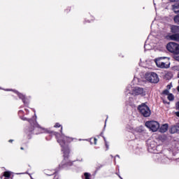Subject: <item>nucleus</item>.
Instances as JSON below:
<instances>
[{
	"mask_svg": "<svg viewBox=\"0 0 179 179\" xmlns=\"http://www.w3.org/2000/svg\"><path fill=\"white\" fill-rule=\"evenodd\" d=\"M174 59H176V61H178L179 62V52L178 54H175L173 56Z\"/></svg>",
	"mask_w": 179,
	"mask_h": 179,
	"instance_id": "18",
	"label": "nucleus"
},
{
	"mask_svg": "<svg viewBox=\"0 0 179 179\" xmlns=\"http://www.w3.org/2000/svg\"><path fill=\"white\" fill-rule=\"evenodd\" d=\"M57 142L62 148V150L64 152V157H68V156H69V148L68 146L64 147V145L66 142H72V139L62 134V136L57 138Z\"/></svg>",
	"mask_w": 179,
	"mask_h": 179,
	"instance_id": "1",
	"label": "nucleus"
},
{
	"mask_svg": "<svg viewBox=\"0 0 179 179\" xmlns=\"http://www.w3.org/2000/svg\"><path fill=\"white\" fill-rule=\"evenodd\" d=\"M171 134H179V123H177L170 128Z\"/></svg>",
	"mask_w": 179,
	"mask_h": 179,
	"instance_id": "9",
	"label": "nucleus"
},
{
	"mask_svg": "<svg viewBox=\"0 0 179 179\" xmlns=\"http://www.w3.org/2000/svg\"><path fill=\"white\" fill-rule=\"evenodd\" d=\"M145 127L152 132H157V130L160 128V124L157 121H148L145 122Z\"/></svg>",
	"mask_w": 179,
	"mask_h": 179,
	"instance_id": "4",
	"label": "nucleus"
},
{
	"mask_svg": "<svg viewBox=\"0 0 179 179\" xmlns=\"http://www.w3.org/2000/svg\"><path fill=\"white\" fill-rule=\"evenodd\" d=\"M21 150H23V148H21Z\"/></svg>",
	"mask_w": 179,
	"mask_h": 179,
	"instance_id": "32",
	"label": "nucleus"
},
{
	"mask_svg": "<svg viewBox=\"0 0 179 179\" xmlns=\"http://www.w3.org/2000/svg\"><path fill=\"white\" fill-rule=\"evenodd\" d=\"M169 90H165L164 92H163V94H168L169 96Z\"/></svg>",
	"mask_w": 179,
	"mask_h": 179,
	"instance_id": "20",
	"label": "nucleus"
},
{
	"mask_svg": "<svg viewBox=\"0 0 179 179\" xmlns=\"http://www.w3.org/2000/svg\"><path fill=\"white\" fill-rule=\"evenodd\" d=\"M178 78H179V74L178 75Z\"/></svg>",
	"mask_w": 179,
	"mask_h": 179,
	"instance_id": "35",
	"label": "nucleus"
},
{
	"mask_svg": "<svg viewBox=\"0 0 179 179\" xmlns=\"http://www.w3.org/2000/svg\"><path fill=\"white\" fill-rule=\"evenodd\" d=\"M148 148L150 153H156L157 144L154 141H148Z\"/></svg>",
	"mask_w": 179,
	"mask_h": 179,
	"instance_id": "8",
	"label": "nucleus"
},
{
	"mask_svg": "<svg viewBox=\"0 0 179 179\" xmlns=\"http://www.w3.org/2000/svg\"><path fill=\"white\" fill-rule=\"evenodd\" d=\"M166 48L169 52H172L173 54L179 53V45L174 42L169 43L166 45Z\"/></svg>",
	"mask_w": 179,
	"mask_h": 179,
	"instance_id": "6",
	"label": "nucleus"
},
{
	"mask_svg": "<svg viewBox=\"0 0 179 179\" xmlns=\"http://www.w3.org/2000/svg\"><path fill=\"white\" fill-rule=\"evenodd\" d=\"M107 124V120H105V125Z\"/></svg>",
	"mask_w": 179,
	"mask_h": 179,
	"instance_id": "27",
	"label": "nucleus"
},
{
	"mask_svg": "<svg viewBox=\"0 0 179 179\" xmlns=\"http://www.w3.org/2000/svg\"><path fill=\"white\" fill-rule=\"evenodd\" d=\"M94 145H97V138H94Z\"/></svg>",
	"mask_w": 179,
	"mask_h": 179,
	"instance_id": "22",
	"label": "nucleus"
},
{
	"mask_svg": "<svg viewBox=\"0 0 179 179\" xmlns=\"http://www.w3.org/2000/svg\"><path fill=\"white\" fill-rule=\"evenodd\" d=\"M171 2H176V0H171Z\"/></svg>",
	"mask_w": 179,
	"mask_h": 179,
	"instance_id": "25",
	"label": "nucleus"
},
{
	"mask_svg": "<svg viewBox=\"0 0 179 179\" xmlns=\"http://www.w3.org/2000/svg\"><path fill=\"white\" fill-rule=\"evenodd\" d=\"M82 160H83V159H81L80 160V162H82Z\"/></svg>",
	"mask_w": 179,
	"mask_h": 179,
	"instance_id": "34",
	"label": "nucleus"
},
{
	"mask_svg": "<svg viewBox=\"0 0 179 179\" xmlns=\"http://www.w3.org/2000/svg\"><path fill=\"white\" fill-rule=\"evenodd\" d=\"M166 38L168 40H172L173 41H179V34L169 35L166 36Z\"/></svg>",
	"mask_w": 179,
	"mask_h": 179,
	"instance_id": "10",
	"label": "nucleus"
},
{
	"mask_svg": "<svg viewBox=\"0 0 179 179\" xmlns=\"http://www.w3.org/2000/svg\"><path fill=\"white\" fill-rule=\"evenodd\" d=\"M171 33H179V26L171 25Z\"/></svg>",
	"mask_w": 179,
	"mask_h": 179,
	"instance_id": "12",
	"label": "nucleus"
},
{
	"mask_svg": "<svg viewBox=\"0 0 179 179\" xmlns=\"http://www.w3.org/2000/svg\"><path fill=\"white\" fill-rule=\"evenodd\" d=\"M59 127H61V124H59V123H56L55 124V128H59Z\"/></svg>",
	"mask_w": 179,
	"mask_h": 179,
	"instance_id": "21",
	"label": "nucleus"
},
{
	"mask_svg": "<svg viewBox=\"0 0 179 179\" xmlns=\"http://www.w3.org/2000/svg\"><path fill=\"white\" fill-rule=\"evenodd\" d=\"M138 110L143 117H150V109L149 108V106L145 103L138 106Z\"/></svg>",
	"mask_w": 179,
	"mask_h": 179,
	"instance_id": "5",
	"label": "nucleus"
},
{
	"mask_svg": "<svg viewBox=\"0 0 179 179\" xmlns=\"http://www.w3.org/2000/svg\"><path fill=\"white\" fill-rule=\"evenodd\" d=\"M172 9L175 13H179V3L173 5Z\"/></svg>",
	"mask_w": 179,
	"mask_h": 179,
	"instance_id": "13",
	"label": "nucleus"
},
{
	"mask_svg": "<svg viewBox=\"0 0 179 179\" xmlns=\"http://www.w3.org/2000/svg\"><path fill=\"white\" fill-rule=\"evenodd\" d=\"M3 176H4V177H6L7 178H9V177H10V172L6 171V172H4Z\"/></svg>",
	"mask_w": 179,
	"mask_h": 179,
	"instance_id": "17",
	"label": "nucleus"
},
{
	"mask_svg": "<svg viewBox=\"0 0 179 179\" xmlns=\"http://www.w3.org/2000/svg\"><path fill=\"white\" fill-rule=\"evenodd\" d=\"M155 64L158 68H170V59L169 57H159L155 59Z\"/></svg>",
	"mask_w": 179,
	"mask_h": 179,
	"instance_id": "2",
	"label": "nucleus"
},
{
	"mask_svg": "<svg viewBox=\"0 0 179 179\" xmlns=\"http://www.w3.org/2000/svg\"><path fill=\"white\" fill-rule=\"evenodd\" d=\"M168 99H169L170 101H173V100H174V96L172 94H169L168 95Z\"/></svg>",
	"mask_w": 179,
	"mask_h": 179,
	"instance_id": "16",
	"label": "nucleus"
},
{
	"mask_svg": "<svg viewBox=\"0 0 179 179\" xmlns=\"http://www.w3.org/2000/svg\"><path fill=\"white\" fill-rule=\"evenodd\" d=\"M4 179H8V178H5Z\"/></svg>",
	"mask_w": 179,
	"mask_h": 179,
	"instance_id": "36",
	"label": "nucleus"
},
{
	"mask_svg": "<svg viewBox=\"0 0 179 179\" xmlns=\"http://www.w3.org/2000/svg\"><path fill=\"white\" fill-rule=\"evenodd\" d=\"M61 132H62V127L61 128Z\"/></svg>",
	"mask_w": 179,
	"mask_h": 179,
	"instance_id": "31",
	"label": "nucleus"
},
{
	"mask_svg": "<svg viewBox=\"0 0 179 179\" xmlns=\"http://www.w3.org/2000/svg\"><path fill=\"white\" fill-rule=\"evenodd\" d=\"M119 177H120V179H123L122 178H121V176H119Z\"/></svg>",
	"mask_w": 179,
	"mask_h": 179,
	"instance_id": "30",
	"label": "nucleus"
},
{
	"mask_svg": "<svg viewBox=\"0 0 179 179\" xmlns=\"http://www.w3.org/2000/svg\"><path fill=\"white\" fill-rule=\"evenodd\" d=\"M145 79L151 83H157L159 82V76L156 73H148L145 74Z\"/></svg>",
	"mask_w": 179,
	"mask_h": 179,
	"instance_id": "7",
	"label": "nucleus"
},
{
	"mask_svg": "<svg viewBox=\"0 0 179 179\" xmlns=\"http://www.w3.org/2000/svg\"><path fill=\"white\" fill-rule=\"evenodd\" d=\"M13 140H9V142H13Z\"/></svg>",
	"mask_w": 179,
	"mask_h": 179,
	"instance_id": "28",
	"label": "nucleus"
},
{
	"mask_svg": "<svg viewBox=\"0 0 179 179\" xmlns=\"http://www.w3.org/2000/svg\"><path fill=\"white\" fill-rule=\"evenodd\" d=\"M175 114L177 117H179V112H176Z\"/></svg>",
	"mask_w": 179,
	"mask_h": 179,
	"instance_id": "23",
	"label": "nucleus"
},
{
	"mask_svg": "<svg viewBox=\"0 0 179 179\" xmlns=\"http://www.w3.org/2000/svg\"><path fill=\"white\" fill-rule=\"evenodd\" d=\"M14 92L18 96L20 99H22L24 104H26V101L24 100V95L19 93L17 91H14Z\"/></svg>",
	"mask_w": 179,
	"mask_h": 179,
	"instance_id": "14",
	"label": "nucleus"
},
{
	"mask_svg": "<svg viewBox=\"0 0 179 179\" xmlns=\"http://www.w3.org/2000/svg\"><path fill=\"white\" fill-rule=\"evenodd\" d=\"M173 20L175 23H176L177 24H179V15H176L173 18Z\"/></svg>",
	"mask_w": 179,
	"mask_h": 179,
	"instance_id": "15",
	"label": "nucleus"
},
{
	"mask_svg": "<svg viewBox=\"0 0 179 179\" xmlns=\"http://www.w3.org/2000/svg\"><path fill=\"white\" fill-rule=\"evenodd\" d=\"M106 146L107 148H108V145H107V143H106Z\"/></svg>",
	"mask_w": 179,
	"mask_h": 179,
	"instance_id": "29",
	"label": "nucleus"
},
{
	"mask_svg": "<svg viewBox=\"0 0 179 179\" xmlns=\"http://www.w3.org/2000/svg\"><path fill=\"white\" fill-rule=\"evenodd\" d=\"M127 90L133 96H145L146 94V91L139 87H129Z\"/></svg>",
	"mask_w": 179,
	"mask_h": 179,
	"instance_id": "3",
	"label": "nucleus"
},
{
	"mask_svg": "<svg viewBox=\"0 0 179 179\" xmlns=\"http://www.w3.org/2000/svg\"><path fill=\"white\" fill-rule=\"evenodd\" d=\"M84 176H85V179H90V173H85Z\"/></svg>",
	"mask_w": 179,
	"mask_h": 179,
	"instance_id": "19",
	"label": "nucleus"
},
{
	"mask_svg": "<svg viewBox=\"0 0 179 179\" xmlns=\"http://www.w3.org/2000/svg\"><path fill=\"white\" fill-rule=\"evenodd\" d=\"M146 47H148L147 45H145L144 48L146 50Z\"/></svg>",
	"mask_w": 179,
	"mask_h": 179,
	"instance_id": "26",
	"label": "nucleus"
},
{
	"mask_svg": "<svg viewBox=\"0 0 179 179\" xmlns=\"http://www.w3.org/2000/svg\"><path fill=\"white\" fill-rule=\"evenodd\" d=\"M159 131L162 134H164V132H167V130L169 129V124H164L161 127H159Z\"/></svg>",
	"mask_w": 179,
	"mask_h": 179,
	"instance_id": "11",
	"label": "nucleus"
},
{
	"mask_svg": "<svg viewBox=\"0 0 179 179\" xmlns=\"http://www.w3.org/2000/svg\"><path fill=\"white\" fill-rule=\"evenodd\" d=\"M168 89H171V85H167Z\"/></svg>",
	"mask_w": 179,
	"mask_h": 179,
	"instance_id": "24",
	"label": "nucleus"
},
{
	"mask_svg": "<svg viewBox=\"0 0 179 179\" xmlns=\"http://www.w3.org/2000/svg\"><path fill=\"white\" fill-rule=\"evenodd\" d=\"M23 120H26V118H24Z\"/></svg>",
	"mask_w": 179,
	"mask_h": 179,
	"instance_id": "33",
	"label": "nucleus"
}]
</instances>
